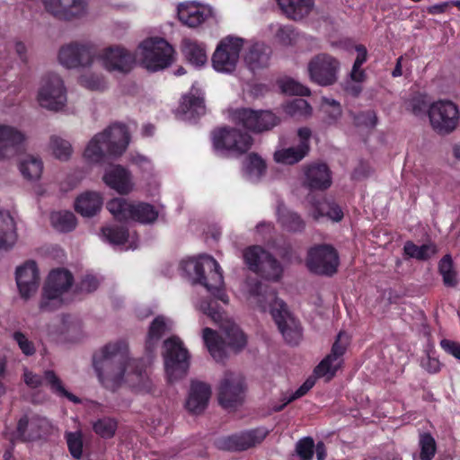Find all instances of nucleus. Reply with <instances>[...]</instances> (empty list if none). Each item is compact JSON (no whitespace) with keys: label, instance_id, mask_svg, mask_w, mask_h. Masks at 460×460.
I'll return each mask as SVG.
<instances>
[{"label":"nucleus","instance_id":"nucleus-28","mask_svg":"<svg viewBox=\"0 0 460 460\" xmlns=\"http://www.w3.org/2000/svg\"><path fill=\"white\" fill-rule=\"evenodd\" d=\"M25 140L24 134L14 127L0 124V160L13 156Z\"/></svg>","mask_w":460,"mask_h":460},{"label":"nucleus","instance_id":"nucleus-42","mask_svg":"<svg viewBox=\"0 0 460 460\" xmlns=\"http://www.w3.org/2000/svg\"><path fill=\"white\" fill-rule=\"evenodd\" d=\"M263 259L255 273L267 279L279 280L283 270L280 263L268 252Z\"/></svg>","mask_w":460,"mask_h":460},{"label":"nucleus","instance_id":"nucleus-13","mask_svg":"<svg viewBox=\"0 0 460 460\" xmlns=\"http://www.w3.org/2000/svg\"><path fill=\"white\" fill-rule=\"evenodd\" d=\"M51 429L52 425L46 417L39 414H32L31 416L25 414L18 420L16 431L10 433L9 436L4 433V436L13 444L15 440L33 441L40 439L48 436Z\"/></svg>","mask_w":460,"mask_h":460},{"label":"nucleus","instance_id":"nucleus-31","mask_svg":"<svg viewBox=\"0 0 460 460\" xmlns=\"http://www.w3.org/2000/svg\"><path fill=\"white\" fill-rule=\"evenodd\" d=\"M172 329V322L171 319L164 316H156L150 323L146 338V350L149 354H153L160 341V340Z\"/></svg>","mask_w":460,"mask_h":460},{"label":"nucleus","instance_id":"nucleus-43","mask_svg":"<svg viewBox=\"0 0 460 460\" xmlns=\"http://www.w3.org/2000/svg\"><path fill=\"white\" fill-rule=\"evenodd\" d=\"M20 171L30 181L39 180L43 171V163L37 156L27 155L20 163Z\"/></svg>","mask_w":460,"mask_h":460},{"label":"nucleus","instance_id":"nucleus-44","mask_svg":"<svg viewBox=\"0 0 460 460\" xmlns=\"http://www.w3.org/2000/svg\"><path fill=\"white\" fill-rule=\"evenodd\" d=\"M279 220L282 226L290 232H298L304 229L305 222L300 216L285 207H279Z\"/></svg>","mask_w":460,"mask_h":460},{"label":"nucleus","instance_id":"nucleus-61","mask_svg":"<svg viewBox=\"0 0 460 460\" xmlns=\"http://www.w3.org/2000/svg\"><path fill=\"white\" fill-rule=\"evenodd\" d=\"M13 338L17 342L20 349L24 355L31 356L36 352L33 342L29 341L22 332H13Z\"/></svg>","mask_w":460,"mask_h":460},{"label":"nucleus","instance_id":"nucleus-46","mask_svg":"<svg viewBox=\"0 0 460 460\" xmlns=\"http://www.w3.org/2000/svg\"><path fill=\"white\" fill-rule=\"evenodd\" d=\"M438 270L446 287L455 288L457 285V273L454 269L453 261L449 254L445 255L440 260Z\"/></svg>","mask_w":460,"mask_h":460},{"label":"nucleus","instance_id":"nucleus-50","mask_svg":"<svg viewBox=\"0 0 460 460\" xmlns=\"http://www.w3.org/2000/svg\"><path fill=\"white\" fill-rule=\"evenodd\" d=\"M266 251L260 246H251L243 251V260L249 269L252 271H256L259 269V265L261 264L264 260Z\"/></svg>","mask_w":460,"mask_h":460},{"label":"nucleus","instance_id":"nucleus-3","mask_svg":"<svg viewBox=\"0 0 460 460\" xmlns=\"http://www.w3.org/2000/svg\"><path fill=\"white\" fill-rule=\"evenodd\" d=\"M130 136L122 123H113L90 140L84 157L92 163H103L108 156H120L127 149Z\"/></svg>","mask_w":460,"mask_h":460},{"label":"nucleus","instance_id":"nucleus-10","mask_svg":"<svg viewBox=\"0 0 460 460\" xmlns=\"http://www.w3.org/2000/svg\"><path fill=\"white\" fill-rule=\"evenodd\" d=\"M459 110L449 100H439L430 103L428 110L431 128L440 135L453 132L459 121Z\"/></svg>","mask_w":460,"mask_h":460},{"label":"nucleus","instance_id":"nucleus-25","mask_svg":"<svg viewBox=\"0 0 460 460\" xmlns=\"http://www.w3.org/2000/svg\"><path fill=\"white\" fill-rule=\"evenodd\" d=\"M268 430L262 428L251 429L223 438L220 447L229 451H243L261 444L267 437Z\"/></svg>","mask_w":460,"mask_h":460},{"label":"nucleus","instance_id":"nucleus-53","mask_svg":"<svg viewBox=\"0 0 460 460\" xmlns=\"http://www.w3.org/2000/svg\"><path fill=\"white\" fill-rule=\"evenodd\" d=\"M306 200L312 206L310 214L314 220H318L323 217H328L333 202L328 199H323L322 201L316 200L315 197L311 194L307 195Z\"/></svg>","mask_w":460,"mask_h":460},{"label":"nucleus","instance_id":"nucleus-40","mask_svg":"<svg viewBox=\"0 0 460 460\" xmlns=\"http://www.w3.org/2000/svg\"><path fill=\"white\" fill-rule=\"evenodd\" d=\"M182 52L186 59L196 66H203L208 60L204 46L188 39L182 40Z\"/></svg>","mask_w":460,"mask_h":460},{"label":"nucleus","instance_id":"nucleus-30","mask_svg":"<svg viewBox=\"0 0 460 460\" xmlns=\"http://www.w3.org/2000/svg\"><path fill=\"white\" fill-rule=\"evenodd\" d=\"M211 395L210 386L203 382L193 381L190 385L185 407L189 412L199 415L208 406Z\"/></svg>","mask_w":460,"mask_h":460},{"label":"nucleus","instance_id":"nucleus-15","mask_svg":"<svg viewBox=\"0 0 460 460\" xmlns=\"http://www.w3.org/2000/svg\"><path fill=\"white\" fill-rule=\"evenodd\" d=\"M340 62L327 53H320L311 58L307 65L309 78L321 86H329L338 80Z\"/></svg>","mask_w":460,"mask_h":460},{"label":"nucleus","instance_id":"nucleus-62","mask_svg":"<svg viewBox=\"0 0 460 460\" xmlns=\"http://www.w3.org/2000/svg\"><path fill=\"white\" fill-rule=\"evenodd\" d=\"M312 108L304 99H295L288 105V112L292 115H308Z\"/></svg>","mask_w":460,"mask_h":460},{"label":"nucleus","instance_id":"nucleus-7","mask_svg":"<svg viewBox=\"0 0 460 460\" xmlns=\"http://www.w3.org/2000/svg\"><path fill=\"white\" fill-rule=\"evenodd\" d=\"M142 66L151 72L163 70L173 62V48L164 39L151 38L139 45Z\"/></svg>","mask_w":460,"mask_h":460},{"label":"nucleus","instance_id":"nucleus-35","mask_svg":"<svg viewBox=\"0 0 460 460\" xmlns=\"http://www.w3.org/2000/svg\"><path fill=\"white\" fill-rule=\"evenodd\" d=\"M202 339L211 357L217 362H224L227 358L225 342L217 332L206 327L202 331Z\"/></svg>","mask_w":460,"mask_h":460},{"label":"nucleus","instance_id":"nucleus-59","mask_svg":"<svg viewBox=\"0 0 460 460\" xmlns=\"http://www.w3.org/2000/svg\"><path fill=\"white\" fill-rule=\"evenodd\" d=\"M66 443L72 456L79 459L83 453V441L80 433L69 432L66 434Z\"/></svg>","mask_w":460,"mask_h":460},{"label":"nucleus","instance_id":"nucleus-60","mask_svg":"<svg viewBox=\"0 0 460 460\" xmlns=\"http://www.w3.org/2000/svg\"><path fill=\"white\" fill-rule=\"evenodd\" d=\"M281 88L285 93L290 95L306 96L310 94V90L308 87L301 84L300 83L293 79H288L285 82H283Z\"/></svg>","mask_w":460,"mask_h":460},{"label":"nucleus","instance_id":"nucleus-48","mask_svg":"<svg viewBox=\"0 0 460 460\" xmlns=\"http://www.w3.org/2000/svg\"><path fill=\"white\" fill-rule=\"evenodd\" d=\"M102 236L112 244H122L128 237V231L124 226H111L102 227Z\"/></svg>","mask_w":460,"mask_h":460},{"label":"nucleus","instance_id":"nucleus-24","mask_svg":"<svg viewBox=\"0 0 460 460\" xmlns=\"http://www.w3.org/2000/svg\"><path fill=\"white\" fill-rule=\"evenodd\" d=\"M15 280L19 294L24 300L34 296L39 288L40 277L35 261H29L19 266L15 271Z\"/></svg>","mask_w":460,"mask_h":460},{"label":"nucleus","instance_id":"nucleus-22","mask_svg":"<svg viewBox=\"0 0 460 460\" xmlns=\"http://www.w3.org/2000/svg\"><path fill=\"white\" fill-rule=\"evenodd\" d=\"M236 124L253 132L270 130L279 124V119L270 111L239 109L234 112Z\"/></svg>","mask_w":460,"mask_h":460},{"label":"nucleus","instance_id":"nucleus-6","mask_svg":"<svg viewBox=\"0 0 460 460\" xmlns=\"http://www.w3.org/2000/svg\"><path fill=\"white\" fill-rule=\"evenodd\" d=\"M107 209L119 221L132 219L143 225L154 224L159 211L146 202L133 203L124 198H116L107 203Z\"/></svg>","mask_w":460,"mask_h":460},{"label":"nucleus","instance_id":"nucleus-36","mask_svg":"<svg viewBox=\"0 0 460 460\" xmlns=\"http://www.w3.org/2000/svg\"><path fill=\"white\" fill-rule=\"evenodd\" d=\"M280 9L292 20L306 16L314 6V0H277Z\"/></svg>","mask_w":460,"mask_h":460},{"label":"nucleus","instance_id":"nucleus-27","mask_svg":"<svg viewBox=\"0 0 460 460\" xmlns=\"http://www.w3.org/2000/svg\"><path fill=\"white\" fill-rule=\"evenodd\" d=\"M210 16H212V9L207 5L189 2L178 6L179 20L190 28L199 26Z\"/></svg>","mask_w":460,"mask_h":460},{"label":"nucleus","instance_id":"nucleus-12","mask_svg":"<svg viewBox=\"0 0 460 460\" xmlns=\"http://www.w3.org/2000/svg\"><path fill=\"white\" fill-rule=\"evenodd\" d=\"M39 104L47 110L58 111L66 102V88L61 77L56 74H49L41 79L38 91Z\"/></svg>","mask_w":460,"mask_h":460},{"label":"nucleus","instance_id":"nucleus-5","mask_svg":"<svg viewBox=\"0 0 460 460\" xmlns=\"http://www.w3.org/2000/svg\"><path fill=\"white\" fill-rule=\"evenodd\" d=\"M74 283L72 273L65 269L50 271L43 287L39 308L42 313L53 312L61 307L62 296L66 293Z\"/></svg>","mask_w":460,"mask_h":460},{"label":"nucleus","instance_id":"nucleus-34","mask_svg":"<svg viewBox=\"0 0 460 460\" xmlns=\"http://www.w3.org/2000/svg\"><path fill=\"white\" fill-rule=\"evenodd\" d=\"M179 112L182 116V119L195 120L206 112L204 98L191 93L184 95L179 107Z\"/></svg>","mask_w":460,"mask_h":460},{"label":"nucleus","instance_id":"nucleus-19","mask_svg":"<svg viewBox=\"0 0 460 460\" xmlns=\"http://www.w3.org/2000/svg\"><path fill=\"white\" fill-rule=\"evenodd\" d=\"M349 343V335L345 332H340L332 344L331 353L314 368V374L317 377H324L326 382L333 378L343 363L342 356L346 352Z\"/></svg>","mask_w":460,"mask_h":460},{"label":"nucleus","instance_id":"nucleus-14","mask_svg":"<svg viewBox=\"0 0 460 460\" xmlns=\"http://www.w3.org/2000/svg\"><path fill=\"white\" fill-rule=\"evenodd\" d=\"M243 39L227 36L222 39L213 56L212 66L217 72L230 74L236 68Z\"/></svg>","mask_w":460,"mask_h":460},{"label":"nucleus","instance_id":"nucleus-16","mask_svg":"<svg viewBox=\"0 0 460 460\" xmlns=\"http://www.w3.org/2000/svg\"><path fill=\"white\" fill-rule=\"evenodd\" d=\"M44 10L58 21L75 22L89 13L86 0H40Z\"/></svg>","mask_w":460,"mask_h":460},{"label":"nucleus","instance_id":"nucleus-23","mask_svg":"<svg viewBox=\"0 0 460 460\" xmlns=\"http://www.w3.org/2000/svg\"><path fill=\"white\" fill-rule=\"evenodd\" d=\"M311 129L304 127L297 129L299 142L295 146L282 148L274 153V160L279 164L292 165L303 160L310 151Z\"/></svg>","mask_w":460,"mask_h":460},{"label":"nucleus","instance_id":"nucleus-58","mask_svg":"<svg viewBox=\"0 0 460 460\" xmlns=\"http://www.w3.org/2000/svg\"><path fill=\"white\" fill-rule=\"evenodd\" d=\"M314 442L310 437L300 439L296 445V452L301 460H312Z\"/></svg>","mask_w":460,"mask_h":460},{"label":"nucleus","instance_id":"nucleus-26","mask_svg":"<svg viewBox=\"0 0 460 460\" xmlns=\"http://www.w3.org/2000/svg\"><path fill=\"white\" fill-rule=\"evenodd\" d=\"M303 185L313 190H325L332 185L331 171L325 164H311L304 169Z\"/></svg>","mask_w":460,"mask_h":460},{"label":"nucleus","instance_id":"nucleus-49","mask_svg":"<svg viewBox=\"0 0 460 460\" xmlns=\"http://www.w3.org/2000/svg\"><path fill=\"white\" fill-rule=\"evenodd\" d=\"M419 446L420 460H432L437 452L435 438L429 432L420 434Z\"/></svg>","mask_w":460,"mask_h":460},{"label":"nucleus","instance_id":"nucleus-41","mask_svg":"<svg viewBox=\"0 0 460 460\" xmlns=\"http://www.w3.org/2000/svg\"><path fill=\"white\" fill-rule=\"evenodd\" d=\"M404 254L418 261H427L435 255L438 252L433 243H425L420 246L416 245L411 241H407L403 246Z\"/></svg>","mask_w":460,"mask_h":460},{"label":"nucleus","instance_id":"nucleus-37","mask_svg":"<svg viewBox=\"0 0 460 460\" xmlns=\"http://www.w3.org/2000/svg\"><path fill=\"white\" fill-rule=\"evenodd\" d=\"M102 197L96 192H85L79 196L75 203V210L83 217H93L102 208Z\"/></svg>","mask_w":460,"mask_h":460},{"label":"nucleus","instance_id":"nucleus-8","mask_svg":"<svg viewBox=\"0 0 460 460\" xmlns=\"http://www.w3.org/2000/svg\"><path fill=\"white\" fill-rule=\"evenodd\" d=\"M199 310L220 326L226 336L228 347L238 352L247 344V339L242 330L224 312L219 310L217 304L212 300H202Z\"/></svg>","mask_w":460,"mask_h":460},{"label":"nucleus","instance_id":"nucleus-1","mask_svg":"<svg viewBox=\"0 0 460 460\" xmlns=\"http://www.w3.org/2000/svg\"><path fill=\"white\" fill-rule=\"evenodd\" d=\"M93 366L103 386L115 390L123 383L137 393H152L153 383L138 360H131L128 343L109 342L93 356Z\"/></svg>","mask_w":460,"mask_h":460},{"label":"nucleus","instance_id":"nucleus-4","mask_svg":"<svg viewBox=\"0 0 460 460\" xmlns=\"http://www.w3.org/2000/svg\"><path fill=\"white\" fill-rule=\"evenodd\" d=\"M182 269L193 278L195 283L204 286L223 303H228V296L222 289L224 279L220 266L212 256L203 254L197 259L185 261L182 262Z\"/></svg>","mask_w":460,"mask_h":460},{"label":"nucleus","instance_id":"nucleus-38","mask_svg":"<svg viewBox=\"0 0 460 460\" xmlns=\"http://www.w3.org/2000/svg\"><path fill=\"white\" fill-rule=\"evenodd\" d=\"M44 385L48 386L50 392L58 396L66 398L74 403H81V399L72 393L68 392L61 378L53 370H45L43 372Z\"/></svg>","mask_w":460,"mask_h":460},{"label":"nucleus","instance_id":"nucleus-33","mask_svg":"<svg viewBox=\"0 0 460 460\" xmlns=\"http://www.w3.org/2000/svg\"><path fill=\"white\" fill-rule=\"evenodd\" d=\"M16 224L7 210H0V250H9L17 241Z\"/></svg>","mask_w":460,"mask_h":460},{"label":"nucleus","instance_id":"nucleus-20","mask_svg":"<svg viewBox=\"0 0 460 460\" xmlns=\"http://www.w3.org/2000/svg\"><path fill=\"white\" fill-rule=\"evenodd\" d=\"M306 265L315 274L332 276L337 271L339 256L332 245H318L309 251Z\"/></svg>","mask_w":460,"mask_h":460},{"label":"nucleus","instance_id":"nucleus-39","mask_svg":"<svg viewBox=\"0 0 460 460\" xmlns=\"http://www.w3.org/2000/svg\"><path fill=\"white\" fill-rule=\"evenodd\" d=\"M265 161L256 153L249 154L243 161V172L252 181H259L266 172Z\"/></svg>","mask_w":460,"mask_h":460},{"label":"nucleus","instance_id":"nucleus-2","mask_svg":"<svg viewBox=\"0 0 460 460\" xmlns=\"http://www.w3.org/2000/svg\"><path fill=\"white\" fill-rule=\"evenodd\" d=\"M249 294L261 311L270 309L285 341L289 344H297L302 336L301 326L288 310L287 305L277 297L275 289L256 281L250 287Z\"/></svg>","mask_w":460,"mask_h":460},{"label":"nucleus","instance_id":"nucleus-57","mask_svg":"<svg viewBox=\"0 0 460 460\" xmlns=\"http://www.w3.org/2000/svg\"><path fill=\"white\" fill-rule=\"evenodd\" d=\"M314 384H315V378H314V377H313V376H310L309 378H307V379L304 382V384H303V385H301V386H300V387H299V388H298L295 393H293V394H291V395H290V396L286 400V402H285L283 404L279 405V406H274V407H273V411H282V410L284 409V407H285L288 403H289V402H293V401H295V400H296V399H298V398H300V397L304 396V395H305V394H306L310 389H312V388H313V386L314 385Z\"/></svg>","mask_w":460,"mask_h":460},{"label":"nucleus","instance_id":"nucleus-21","mask_svg":"<svg viewBox=\"0 0 460 460\" xmlns=\"http://www.w3.org/2000/svg\"><path fill=\"white\" fill-rule=\"evenodd\" d=\"M244 399V382L241 375L226 372L218 388V402L225 409L241 405Z\"/></svg>","mask_w":460,"mask_h":460},{"label":"nucleus","instance_id":"nucleus-18","mask_svg":"<svg viewBox=\"0 0 460 460\" xmlns=\"http://www.w3.org/2000/svg\"><path fill=\"white\" fill-rule=\"evenodd\" d=\"M252 137L236 128H222L213 134L215 149L237 155L246 153L252 146Z\"/></svg>","mask_w":460,"mask_h":460},{"label":"nucleus","instance_id":"nucleus-63","mask_svg":"<svg viewBox=\"0 0 460 460\" xmlns=\"http://www.w3.org/2000/svg\"><path fill=\"white\" fill-rule=\"evenodd\" d=\"M441 348L449 355L460 360V343L452 340L443 339L440 341Z\"/></svg>","mask_w":460,"mask_h":460},{"label":"nucleus","instance_id":"nucleus-55","mask_svg":"<svg viewBox=\"0 0 460 460\" xmlns=\"http://www.w3.org/2000/svg\"><path fill=\"white\" fill-rule=\"evenodd\" d=\"M79 83L82 86L92 91H102L107 88V82L102 75L85 74L80 76Z\"/></svg>","mask_w":460,"mask_h":460},{"label":"nucleus","instance_id":"nucleus-17","mask_svg":"<svg viewBox=\"0 0 460 460\" xmlns=\"http://www.w3.org/2000/svg\"><path fill=\"white\" fill-rule=\"evenodd\" d=\"M102 66L109 72H116L121 75L128 74L136 63L135 55L119 45H114L97 50L96 58Z\"/></svg>","mask_w":460,"mask_h":460},{"label":"nucleus","instance_id":"nucleus-32","mask_svg":"<svg viewBox=\"0 0 460 460\" xmlns=\"http://www.w3.org/2000/svg\"><path fill=\"white\" fill-rule=\"evenodd\" d=\"M103 181L120 194H127L132 190L130 174L120 165L110 166L103 175Z\"/></svg>","mask_w":460,"mask_h":460},{"label":"nucleus","instance_id":"nucleus-56","mask_svg":"<svg viewBox=\"0 0 460 460\" xmlns=\"http://www.w3.org/2000/svg\"><path fill=\"white\" fill-rule=\"evenodd\" d=\"M353 123L358 128H374L377 124V116L372 110L353 114Z\"/></svg>","mask_w":460,"mask_h":460},{"label":"nucleus","instance_id":"nucleus-52","mask_svg":"<svg viewBox=\"0 0 460 460\" xmlns=\"http://www.w3.org/2000/svg\"><path fill=\"white\" fill-rule=\"evenodd\" d=\"M276 40L283 46H294L299 39V33L289 25L279 26L275 32Z\"/></svg>","mask_w":460,"mask_h":460},{"label":"nucleus","instance_id":"nucleus-64","mask_svg":"<svg viewBox=\"0 0 460 460\" xmlns=\"http://www.w3.org/2000/svg\"><path fill=\"white\" fill-rule=\"evenodd\" d=\"M99 287V280L92 275H86L79 283V289L82 292L91 293Z\"/></svg>","mask_w":460,"mask_h":460},{"label":"nucleus","instance_id":"nucleus-9","mask_svg":"<svg viewBox=\"0 0 460 460\" xmlns=\"http://www.w3.org/2000/svg\"><path fill=\"white\" fill-rule=\"evenodd\" d=\"M165 371L170 382L184 377L189 369V352L182 341L176 336L164 341Z\"/></svg>","mask_w":460,"mask_h":460},{"label":"nucleus","instance_id":"nucleus-45","mask_svg":"<svg viewBox=\"0 0 460 460\" xmlns=\"http://www.w3.org/2000/svg\"><path fill=\"white\" fill-rule=\"evenodd\" d=\"M50 220L53 227L63 233L72 231L76 226V218L70 211L53 212Z\"/></svg>","mask_w":460,"mask_h":460},{"label":"nucleus","instance_id":"nucleus-54","mask_svg":"<svg viewBox=\"0 0 460 460\" xmlns=\"http://www.w3.org/2000/svg\"><path fill=\"white\" fill-rule=\"evenodd\" d=\"M429 103L425 95L414 94L406 102V110L411 111L415 116L424 115L428 113Z\"/></svg>","mask_w":460,"mask_h":460},{"label":"nucleus","instance_id":"nucleus-51","mask_svg":"<svg viewBox=\"0 0 460 460\" xmlns=\"http://www.w3.org/2000/svg\"><path fill=\"white\" fill-rule=\"evenodd\" d=\"M50 148L55 157L59 160H67L72 154L71 144L58 136L50 137Z\"/></svg>","mask_w":460,"mask_h":460},{"label":"nucleus","instance_id":"nucleus-11","mask_svg":"<svg viewBox=\"0 0 460 460\" xmlns=\"http://www.w3.org/2000/svg\"><path fill=\"white\" fill-rule=\"evenodd\" d=\"M97 56L96 47L89 42L74 41L63 45L58 51V61L66 68L89 67Z\"/></svg>","mask_w":460,"mask_h":460},{"label":"nucleus","instance_id":"nucleus-29","mask_svg":"<svg viewBox=\"0 0 460 460\" xmlns=\"http://www.w3.org/2000/svg\"><path fill=\"white\" fill-rule=\"evenodd\" d=\"M271 54L270 47L262 42H256L246 49L243 62L250 71L256 73L270 66Z\"/></svg>","mask_w":460,"mask_h":460},{"label":"nucleus","instance_id":"nucleus-47","mask_svg":"<svg viewBox=\"0 0 460 460\" xmlns=\"http://www.w3.org/2000/svg\"><path fill=\"white\" fill-rule=\"evenodd\" d=\"M117 428V420L110 417L99 419L93 424V431L103 438H112L115 435Z\"/></svg>","mask_w":460,"mask_h":460}]
</instances>
